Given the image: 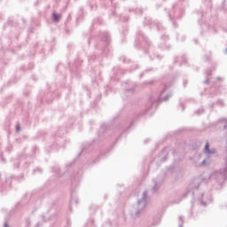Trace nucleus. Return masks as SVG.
<instances>
[{"label": "nucleus", "mask_w": 227, "mask_h": 227, "mask_svg": "<svg viewBox=\"0 0 227 227\" xmlns=\"http://www.w3.org/2000/svg\"><path fill=\"white\" fill-rule=\"evenodd\" d=\"M205 6L206 10L203 9L200 12L201 19L199 24L204 33L208 31L215 34L217 33V16H212V0H206Z\"/></svg>", "instance_id": "obj_1"}, {"label": "nucleus", "mask_w": 227, "mask_h": 227, "mask_svg": "<svg viewBox=\"0 0 227 227\" xmlns=\"http://www.w3.org/2000/svg\"><path fill=\"white\" fill-rule=\"evenodd\" d=\"M134 46L136 49H140L145 52V54H148L151 61H153V59H158V61H160L162 59L163 56L157 53L155 51V46L148 40V37L145 35L141 30H138L137 32V35L135 38V44Z\"/></svg>", "instance_id": "obj_2"}, {"label": "nucleus", "mask_w": 227, "mask_h": 227, "mask_svg": "<svg viewBox=\"0 0 227 227\" xmlns=\"http://www.w3.org/2000/svg\"><path fill=\"white\" fill-rule=\"evenodd\" d=\"M168 88H171V83H163L159 93L155 94L154 96L151 95L149 97L148 103L145 105V110L144 112L145 114H146V113L149 111H155L157 106H160V102H166L167 100H169L171 97H173L171 92L166 94V91H168Z\"/></svg>", "instance_id": "obj_3"}, {"label": "nucleus", "mask_w": 227, "mask_h": 227, "mask_svg": "<svg viewBox=\"0 0 227 227\" xmlns=\"http://www.w3.org/2000/svg\"><path fill=\"white\" fill-rule=\"evenodd\" d=\"M187 6H189V0H179V2L175 4L171 9H165L166 13L168 19L171 20L174 27H178V25H176L175 20H178L179 19H182L183 15H185V8H187Z\"/></svg>", "instance_id": "obj_4"}, {"label": "nucleus", "mask_w": 227, "mask_h": 227, "mask_svg": "<svg viewBox=\"0 0 227 227\" xmlns=\"http://www.w3.org/2000/svg\"><path fill=\"white\" fill-rule=\"evenodd\" d=\"M208 182V179L203 177V176H200L198 177H195L192 183H190L188 186V190L186 191L185 194L183 196V198H187V196H192L193 200L192 203H194L196 194H198V191L200 189H202L207 185V183Z\"/></svg>", "instance_id": "obj_5"}, {"label": "nucleus", "mask_w": 227, "mask_h": 227, "mask_svg": "<svg viewBox=\"0 0 227 227\" xmlns=\"http://www.w3.org/2000/svg\"><path fill=\"white\" fill-rule=\"evenodd\" d=\"M146 200H148V191H145L140 200H137V205L134 207V210H131L130 215L132 219H137L141 217L145 208H146Z\"/></svg>", "instance_id": "obj_6"}, {"label": "nucleus", "mask_w": 227, "mask_h": 227, "mask_svg": "<svg viewBox=\"0 0 227 227\" xmlns=\"http://www.w3.org/2000/svg\"><path fill=\"white\" fill-rule=\"evenodd\" d=\"M112 130H116V128H114V121L106 123V124L103 123L100 126L99 130L98 132V141L104 139V137L108 136V134H111Z\"/></svg>", "instance_id": "obj_7"}, {"label": "nucleus", "mask_w": 227, "mask_h": 227, "mask_svg": "<svg viewBox=\"0 0 227 227\" xmlns=\"http://www.w3.org/2000/svg\"><path fill=\"white\" fill-rule=\"evenodd\" d=\"M98 145V140L94 139L90 143L82 145L81 152L78 153V157H84L88 159L90 153Z\"/></svg>", "instance_id": "obj_8"}, {"label": "nucleus", "mask_w": 227, "mask_h": 227, "mask_svg": "<svg viewBox=\"0 0 227 227\" xmlns=\"http://www.w3.org/2000/svg\"><path fill=\"white\" fill-rule=\"evenodd\" d=\"M144 25L149 26V27H151V29H153V27H154L157 31H160L161 33H164V31H166V27H164V26H162V23H160L159 21L152 20V19L148 18V17L145 18Z\"/></svg>", "instance_id": "obj_9"}, {"label": "nucleus", "mask_w": 227, "mask_h": 227, "mask_svg": "<svg viewBox=\"0 0 227 227\" xmlns=\"http://www.w3.org/2000/svg\"><path fill=\"white\" fill-rule=\"evenodd\" d=\"M164 178H170L171 182H178L180 175L175 172V166L170 165L164 173Z\"/></svg>", "instance_id": "obj_10"}, {"label": "nucleus", "mask_w": 227, "mask_h": 227, "mask_svg": "<svg viewBox=\"0 0 227 227\" xmlns=\"http://www.w3.org/2000/svg\"><path fill=\"white\" fill-rule=\"evenodd\" d=\"M197 200L202 207H207V205H210L212 203V193L210 192H201L199 197H197Z\"/></svg>", "instance_id": "obj_11"}, {"label": "nucleus", "mask_w": 227, "mask_h": 227, "mask_svg": "<svg viewBox=\"0 0 227 227\" xmlns=\"http://www.w3.org/2000/svg\"><path fill=\"white\" fill-rule=\"evenodd\" d=\"M81 63H82V61L79 59L75 60L73 66H71V64L69 63V68L72 77H81V69L79 68L81 67Z\"/></svg>", "instance_id": "obj_12"}, {"label": "nucleus", "mask_w": 227, "mask_h": 227, "mask_svg": "<svg viewBox=\"0 0 227 227\" xmlns=\"http://www.w3.org/2000/svg\"><path fill=\"white\" fill-rule=\"evenodd\" d=\"M160 42L158 45V48L161 51H171L172 46L171 44L168 43L169 42V36L166 34H162L160 36Z\"/></svg>", "instance_id": "obj_13"}, {"label": "nucleus", "mask_w": 227, "mask_h": 227, "mask_svg": "<svg viewBox=\"0 0 227 227\" xmlns=\"http://www.w3.org/2000/svg\"><path fill=\"white\" fill-rule=\"evenodd\" d=\"M217 68V62L213 63V67L211 69L206 70V80L204 81V84H209V86H214V83L210 81V76L212 75V72Z\"/></svg>", "instance_id": "obj_14"}, {"label": "nucleus", "mask_w": 227, "mask_h": 227, "mask_svg": "<svg viewBox=\"0 0 227 227\" xmlns=\"http://www.w3.org/2000/svg\"><path fill=\"white\" fill-rule=\"evenodd\" d=\"M98 38L101 40L105 45H109V43H111V34L107 31L100 32Z\"/></svg>", "instance_id": "obj_15"}, {"label": "nucleus", "mask_w": 227, "mask_h": 227, "mask_svg": "<svg viewBox=\"0 0 227 227\" xmlns=\"http://www.w3.org/2000/svg\"><path fill=\"white\" fill-rule=\"evenodd\" d=\"M127 84L129 87L125 89L124 95L125 97H131V95H134V93H136V88L137 87V85H136V83L132 82H128Z\"/></svg>", "instance_id": "obj_16"}, {"label": "nucleus", "mask_w": 227, "mask_h": 227, "mask_svg": "<svg viewBox=\"0 0 227 227\" xmlns=\"http://www.w3.org/2000/svg\"><path fill=\"white\" fill-rule=\"evenodd\" d=\"M59 98V94L56 91H51L44 94L43 98H42V101L46 100V102H52V99L54 98Z\"/></svg>", "instance_id": "obj_17"}, {"label": "nucleus", "mask_w": 227, "mask_h": 227, "mask_svg": "<svg viewBox=\"0 0 227 227\" xmlns=\"http://www.w3.org/2000/svg\"><path fill=\"white\" fill-rule=\"evenodd\" d=\"M153 182L154 184V185L152 187L153 192H157L159 189H160V185H162L164 183V181L159 177L153 179Z\"/></svg>", "instance_id": "obj_18"}, {"label": "nucleus", "mask_w": 227, "mask_h": 227, "mask_svg": "<svg viewBox=\"0 0 227 227\" xmlns=\"http://www.w3.org/2000/svg\"><path fill=\"white\" fill-rule=\"evenodd\" d=\"M168 154H169V147L163 148L159 154L160 161L166 162Z\"/></svg>", "instance_id": "obj_19"}, {"label": "nucleus", "mask_w": 227, "mask_h": 227, "mask_svg": "<svg viewBox=\"0 0 227 227\" xmlns=\"http://www.w3.org/2000/svg\"><path fill=\"white\" fill-rule=\"evenodd\" d=\"M113 17H118V19L121 22H127L129 21V16H123V14H119L118 13V8L115 7L114 11L112 12Z\"/></svg>", "instance_id": "obj_20"}, {"label": "nucleus", "mask_w": 227, "mask_h": 227, "mask_svg": "<svg viewBox=\"0 0 227 227\" xmlns=\"http://www.w3.org/2000/svg\"><path fill=\"white\" fill-rule=\"evenodd\" d=\"M75 203L77 205L79 203V198L74 194V190H71V198L69 201V211L72 212V206Z\"/></svg>", "instance_id": "obj_21"}, {"label": "nucleus", "mask_w": 227, "mask_h": 227, "mask_svg": "<svg viewBox=\"0 0 227 227\" xmlns=\"http://www.w3.org/2000/svg\"><path fill=\"white\" fill-rule=\"evenodd\" d=\"M216 153L217 151L215 149H210V143L207 142L204 146V153H207V155H214Z\"/></svg>", "instance_id": "obj_22"}, {"label": "nucleus", "mask_w": 227, "mask_h": 227, "mask_svg": "<svg viewBox=\"0 0 227 227\" xmlns=\"http://www.w3.org/2000/svg\"><path fill=\"white\" fill-rule=\"evenodd\" d=\"M51 171L57 176V178H59V176H63V175H67V173H68V170L65 171L63 174L59 173V166L58 165L51 168Z\"/></svg>", "instance_id": "obj_23"}, {"label": "nucleus", "mask_w": 227, "mask_h": 227, "mask_svg": "<svg viewBox=\"0 0 227 227\" xmlns=\"http://www.w3.org/2000/svg\"><path fill=\"white\" fill-rule=\"evenodd\" d=\"M124 72H125V69H122L120 67H114V74L115 76L112 77V79H116L118 77V75L123 74Z\"/></svg>", "instance_id": "obj_24"}, {"label": "nucleus", "mask_w": 227, "mask_h": 227, "mask_svg": "<svg viewBox=\"0 0 227 227\" xmlns=\"http://www.w3.org/2000/svg\"><path fill=\"white\" fill-rule=\"evenodd\" d=\"M215 106H218V107H224L225 104H224V100L223 99H217L216 102H213L209 105V106L211 107V109H214L215 107Z\"/></svg>", "instance_id": "obj_25"}, {"label": "nucleus", "mask_w": 227, "mask_h": 227, "mask_svg": "<svg viewBox=\"0 0 227 227\" xmlns=\"http://www.w3.org/2000/svg\"><path fill=\"white\" fill-rule=\"evenodd\" d=\"M221 93L219 90H217V87H212L210 92L207 94V98H214L216 95H219Z\"/></svg>", "instance_id": "obj_26"}, {"label": "nucleus", "mask_w": 227, "mask_h": 227, "mask_svg": "<svg viewBox=\"0 0 227 227\" xmlns=\"http://www.w3.org/2000/svg\"><path fill=\"white\" fill-rule=\"evenodd\" d=\"M74 180L71 183V187L74 189L77 184H79V181L81 180V174L74 175L73 176Z\"/></svg>", "instance_id": "obj_27"}, {"label": "nucleus", "mask_w": 227, "mask_h": 227, "mask_svg": "<svg viewBox=\"0 0 227 227\" xmlns=\"http://www.w3.org/2000/svg\"><path fill=\"white\" fill-rule=\"evenodd\" d=\"M174 63H179V67H182V65H184V63H187V59H185V56L176 57L174 59Z\"/></svg>", "instance_id": "obj_28"}, {"label": "nucleus", "mask_w": 227, "mask_h": 227, "mask_svg": "<svg viewBox=\"0 0 227 227\" xmlns=\"http://www.w3.org/2000/svg\"><path fill=\"white\" fill-rule=\"evenodd\" d=\"M178 75H171V76H168L167 81H169L168 82H166V84H171V86H173V84H175V82L176 81V79H178Z\"/></svg>", "instance_id": "obj_29"}, {"label": "nucleus", "mask_w": 227, "mask_h": 227, "mask_svg": "<svg viewBox=\"0 0 227 227\" xmlns=\"http://www.w3.org/2000/svg\"><path fill=\"white\" fill-rule=\"evenodd\" d=\"M157 224H160V214H158L153 216L152 226H157Z\"/></svg>", "instance_id": "obj_30"}, {"label": "nucleus", "mask_w": 227, "mask_h": 227, "mask_svg": "<svg viewBox=\"0 0 227 227\" xmlns=\"http://www.w3.org/2000/svg\"><path fill=\"white\" fill-rule=\"evenodd\" d=\"M130 125H132V122H130V124H129V122H127L126 124L121 123L118 129L121 130V132H126V130H129V129H130Z\"/></svg>", "instance_id": "obj_31"}, {"label": "nucleus", "mask_w": 227, "mask_h": 227, "mask_svg": "<svg viewBox=\"0 0 227 227\" xmlns=\"http://www.w3.org/2000/svg\"><path fill=\"white\" fill-rule=\"evenodd\" d=\"M157 69L153 68V67H148L145 70H144L140 74L139 77H145V75H146V74H150V72H155Z\"/></svg>", "instance_id": "obj_32"}, {"label": "nucleus", "mask_w": 227, "mask_h": 227, "mask_svg": "<svg viewBox=\"0 0 227 227\" xmlns=\"http://www.w3.org/2000/svg\"><path fill=\"white\" fill-rule=\"evenodd\" d=\"M129 12H134L136 13V15H143V12H145V9H143L141 7L140 8H137V9L129 8Z\"/></svg>", "instance_id": "obj_33"}, {"label": "nucleus", "mask_w": 227, "mask_h": 227, "mask_svg": "<svg viewBox=\"0 0 227 227\" xmlns=\"http://www.w3.org/2000/svg\"><path fill=\"white\" fill-rule=\"evenodd\" d=\"M92 61H98L100 63V57H97V53L92 54L89 57V63H92Z\"/></svg>", "instance_id": "obj_34"}, {"label": "nucleus", "mask_w": 227, "mask_h": 227, "mask_svg": "<svg viewBox=\"0 0 227 227\" xmlns=\"http://www.w3.org/2000/svg\"><path fill=\"white\" fill-rule=\"evenodd\" d=\"M52 19H53V21L58 22L59 20H61V14L54 12L52 13Z\"/></svg>", "instance_id": "obj_35"}, {"label": "nucleus", "mask_w": 227, "mask_h": 227, "mask_svg": "<svg viewBox=\"0 0 227 227\" xmlns=\"http://www.w3.org/2000/svg\"><path fill=\"white\" fill-rule=\"evenodd\" d=\"M186 38H187V36H185V35H184V34H178L176 35L177 42H185Z\"/></svg>", "instance_id": "obj_36"}, {"label": "nucleus", "mask_w": 227, "mask_h": 227, "mask_svg": "<svg viewBox=\"0 0 227 227\" xmlns=\"http://www.w3.org/2000/svg\"><path fill=\"white\" fill-rule=\"evenodd\" d=\"M42 219L43 221V223H47V221H49V219H52V216H51V215H49V213H45L42 215Z\"/></svg>", "instance_id": "obj_37"}, {"label": "nucleus", "mask_w": 227, "mask_h": 227, "mask_svg": "<svg viewBox=\"0 0 227 227\" xmlns=\"http://www.w3.org/2000/svg\"><path fill=\"white\" fill-rule=\"evenodd\" d=\"M100 52H102L103 56H111V52L108 48H104L103 50H100Z\"/></svg>", "instance_id": "obj_38"}, {"label": "nucleus", "mask_w": 227, "mask_h": 227, "mask_svg": "<svg viewBox=\"0 0 227 227\" xmlns=\"http://www.w3.org/2000/svg\"><path fill=\"white\" fill-rule=\"evenodd\" d=\"M204 113H205V108H203V106H201L194 112V114L200 116V114H203Z\"/></svg>", "instance_id": "obj_39"}, {"label": "nucleus", "mask_w": 227, "mask_h": 227, "mask_svg": "<svg viewBox=\"0 0 227 227\" xmlns=\"http://www.w3.org/2000/svg\"><path fill=\"white\" fill-rule=\"evenodd\" d=\"M120 60L122 61L125 65H130L131 61L130 59L125 58V57H121Z\"/></svg>", "instance_id": "obj_40"}, {"label": "nucleus", "mask_w": 227, "mask_h": 227, "mask_svg": "<svg viewBox=\"0 0 227 227\" xmlns=\"http://www.w3.org/2000/svg\"><path fill=\"white\" fill-rule=\"evenodd\" d=\"M6 26H14L15 27H17V22H15V20H8V21L6 22Z\"/></svg>", "instance_id": "obj_41"}, {"label": "nucleus", "mask_w": 227, "mask_h": 227, "mask_svg": "<svg viewBox=\"0 0 227 227\" xmlns=\"http://www.w3.org/2000/svg\"><path fill=\"white\" fill-rule=\"evenodd\" d=\"M137 68H139V65L132 64V66L129 67V72H134V70H137Z\"/></svg>", "instance_id": "obj_42"}, {"label": "nucleus", "mask_w": 227, "mask_h": 227, "mask_svg": "<svg viewBox=\"0 0 227 227\" xmlns=\"http://www.w3.org/2000/svg\"><path fill=\"white\" fill-rule=\"evenodd\" d=\"M178 227H184V216H179Z\"/></svg>", "instance_id": "obj_43"}, {"label": "nucleus", "mask_w": 227, "mask_h": 227, "mask_svg": "<svg viewBox=\"0 0 227 227\" xmlns=\"http://www.w3.org/2000/svg\"><path fill=\"white\" fill-rule=\"evenodd\" d=\"M43 170L42 168H36L33 170V175H36V173H42Z\"/></svg>", "instance_id": "obj_44"}, {"label": "nucleus", "mask_w": 227, "mask_h": 227, "mask_svg": "<svg viewBox=\"0 0 227 227\" xmlns=\"http://www.w3.org/2000/svg\"><path fill=\"white\" fill-rule=\"evenodd\" d=\"M14 168L20 166V160H13Z\"/></svg>", "instance_id": "obj_45"}, {"label": "nucleus", "mask_w": 227, "mask_h": 227, "mask_svg": "<svg viewBox=\"0 0 227 227\" xmlns=\"http://www.w3.org/2000/svg\"><path fill=\"white\" fill-rule=\"evenodd\" d=\"M59 148H61V145H59L58 144H53L51 145V150H58Z\"/></svg>", "instance_id": "obj_46"}, {"label": "nucleus", "mask_w": 227, "mask_h": 227, "mask_svg": "<svg viewBox=\"0 0 227 227\" xmlns=\"http://www.w3.org/2000/svg\"><path fill=\"white\" fill-rule=\"evenodd\" d=\"M27 168H29V163L27 161H23L22 168L27 169Z\"/></svg>", "instance_id": "obj_47"}, {"label": "nucleus", "mask_w": 227, "mask_h": 227, "mask_svg": "<svg viewBox=\"0 0 227 227\" xmlns=\"http://www.w3.org/2000/svg\"><path fill=\"white\" fill-rule=\"evenodd\" d=\"M71 226H72V222L70 221V219H67L66 227H71Z\"/></svg>", "instance_id": "obj_48"}, {"label": "nucleus", "mask_w": 227, "mask_h": 227, "mask_svg": "<svg viewBox=\"0 0 227 227\" xmlns=\"http://www.w3.org/2000/svg\"><path fill=\"white\" fill-rule=\"evenodd\" d=\"M75 160H74L72 163L66 165L67 169H69V168H72V164H74Z\"/></svg>", "instance_id": "obj_49"}, {"label": "nucleus", "mask_w": 227, "mask_h": 227, "mask_svg": "<svg viewBox=\"0 0 227 227\" xmlns=\"http://www.w3.org/2000/svg\"><path fill=\"white\" fill-rule=\"evenodd\" d=\"M179 107L181 108V111H185V106H184V103H181Z\"/></svg>", "instance_id": "obj_50"}, {"label": "nucleus", "mask_w": 227, "mask_h": 227, "mask_svg": "<svg viewBox=\"0 0 227 227\" xmlns=\"http://www.w3.org/2000/svg\"><path fill=\"white\" fill-rule=\"evenodd\" d=\"M155 81H147L145 82L144 84H154Z\"/></svg>", "instance_id": "obj_51"}, {"label": "nucleus", "mask_w": 227, "mask_h": 227, "mask_svg": "<svg viewBox=\"0 0 227 227\" xmlns=\"http://www.w3.org/2000/svg\"><path fill=\"white\" fill-rule=\"evenodd\" d=\"M153 164H155V160H153V161L150 162L148 168H149V169H152V166H153Z\"/></svg>", "instance_id": "obj_52"}, {"label": "nucleus", "mask_w": 227, "mask_h": 227, "mask_svg": "<svg viewBox=\"0 0 227 227\" xmlns=\"http://www.w3.org/2000/svg\"><path fill=\"white\" fill-rule=\"evenodd\" d=\"M97 51H100V44L98 43L95 45Z\"/></svg>", "instance_id": "obj_53"}, {"label": "nucleus", "mask_w": 227, "mask_h": 227, "mask_svg": "<svg viewBox=\"0 0 227 227\" xmlns=\"http://www.w3.org/2000/svg\"><path fill=\"white\" fill-rule=\"evenodd\" d=\"M4 227H10V223H8V221H4Z\"/></svg>", "instance_id": "obj_54"}, {"label": "nucleus", "mask_w": 227, "mask_h": 227, "mask_svg": "<svg viewBox=\"0 0 227 227\" xmlns=\"http://www.w3.org/2000/svg\"><path fill=\"white\" fill-rule=\"evenodd\" d=\"M20 125L17 124L16 125V132H20Z\"/></svg>", "instance_id": "obj_55"}, {"label": "nucleus", "mask_w": 227, "mask_h": 227, "mask_svg": "<svg viewBox=\"0 0 227 227\" xmlns=\"http://www.w3.org/2000/svg\"><path fill=\"white\" fill-rule=\"evenodd\" d=\"M96 22H97L98 24H102V19L98 18Z\"/></svg>", "instance_id": "obj_56"}, {"label": "nucleus", "mask_w": 227, "mask_h": 227, "mask_svg": "<svg viewBox=\"0 0 227 227\" xmlns=\"http://www.w3.org/2000/svg\"><path fill=\"white\" fill-rule=\"evenodd\" d=\"M95 41V37H91L90 39L88 40V43H91V42Z\"/></svg>", "instance_id": "obj_57"}, {"label": "nucleus", "mask_w": 227, "mask_h": 227, "mask_svg": "<svg viewBox=\"0 0 227 227\" xmlns=\"http://www.w3.org/2000/svg\"><path fill=\"white\" fill-rule=\"evenodd\" d=\"M204 59H205V61H210V57L207 55H205Z\"/></svg>", "instance_id": "obj_58"}, {"label": "nucleus", "mask_w": 227, "mask_h": 227, "mask_svg": "<svg viewBox=\"0 0 227 227\" xmlns=\"http://www.w3.org/2000/svg\"><path fill=\"white\" fill-rule=\"evenodd\" d=\"M201 166H207V160H204L201 163H200Z\"/></svg>", "instance_id": "obj_59"}, {"label": "nucleus", "mask_w": 227, "mask_h": 227, "mask_svg": "<svg viewBox=\"0 0 227 227\" xmlns=\"http://www.w3.org/2000/svg\"><path fill=\"white\" fill-rule=\"evenodd\" d=\"M183 85H184V87L187 86V80L183 81Z\"/></svg>", "instance_id": "obj_60"}, {"label": "nucleus", "mask_w": 227, "mask_h": 227, "mask_svg": "<svg viewBox=\"0 0 227 227\" xmlns=\"http://www.w3.org/2000/svg\"><path fill=\"white\" fill-rule=\"evenodd\" d=\"M38 78H36L35 75H32V81H37Z\"/></svg>", "instance_id": "obj_61"}, {"label": "nucleus", "mask_w": 227, "mask_h": 227, "mask_svg": "<svg viewBox=\"0 0 227 227\" xmlns=\"http://www.w3.org/2000/svg\"><path fill=\"white\" fill-rule=\"evenodd\" d=\"M1 162H3L4 164V162H6V160H4V159L3 158V156H1Z\"/></svg>", "instance_id": "obj_62"}, {"label": "nucleus", "mask_w": 227, "mask_h": 227, "mask_svg": "<svg viewBox=\"0 0 227 227\" xmlns=\"http://www.w3.org/2000/svg\"><path fill=\"white\" fill-rule=\"evenodd\" d=\"M90 8H91V10H96L97 9V5H91Z\"/></svg>", "instance_id": "obj_63"}, {"label": "nucleus", "mask_w": 227, "mask_h": 227, "mask_svg": "<svg viewBox=\"0 0 227 227\" xmlns=\"http://www.w3.org/2000/svg\"><path fill=\"white\" fill-rule=\"evenodd\" d=\"M35 227H40V223H37L35 224Z\"/></svg>", "instance_id": "obj_64"}]
</instances>
